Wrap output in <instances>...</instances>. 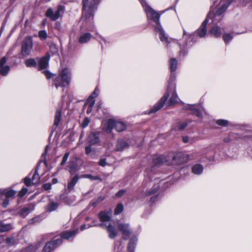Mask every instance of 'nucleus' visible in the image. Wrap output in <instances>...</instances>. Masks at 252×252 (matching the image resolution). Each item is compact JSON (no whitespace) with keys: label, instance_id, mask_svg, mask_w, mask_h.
Wrapping results in <instances>:
<instances>
[{"label":"nucleus","instance_id":"1","mask_svg":"<svg viewBox=\"0 0 252 252\" xmlns=\"http://www.w3.org/2000/svg\"><path fill=\"white\" fill-rule=\"evenodd\" d=\"M146 14L147 20L151 24L153 21L156 25L154 26V32L156 34H158L160 40L168 47L169 42L167 35L166 34L160 22V14L150 6L145 0H139ZM101 0H95V8L100 3Z\"/></svg>","mask_w":252,"mask_h":252},{"label":"nucleus","instance_id":"2","mask_svg":"<svg viewBox=\"0 0 252 252\" xmlns=\"http://www.w3.org/2000/svg\"><path fill=\"white\" fill-rule=\"evenodd\" d=\"M176 73L175 72L170 71V75L168 81V85L166 92L164 95L160 98L159 101L153 106L151 108L145 112V114L150 115L153 113H156L160 110L164 106L167 99L169 96V91L170 89H176L175 85Z\"/></svg>","mask_w":252,"mask_h":252},{"label":"nucleus","instance_id":"3","mask_svg":"<svg viewBox=\"0 0 252 252\" xmlns=\"http://www.w3.org/2000/svg\"><path fill=\"white\" fill-rule=\"evenodd\" d=\"M196 42L195 33L187 34L184 30L182 38L178 42L180 48L179 55L180 58H183L188 55L189 50Z\"/></svg>","mask_w":252,"mask_h":252},{"label":"nucleus","instance_id":"4","mask_svg":"<svg viewBox=\"0 0 252 252\" xmlns=\"http://www.w3.org/2000/svg\"><path fill=\"white\" fill-rule=\"evenodd\" d=\"M65 10V6L62 5H58L57 9L54 12L52 8L47 9L45 13V16L53 21H55L62 16Z\"/></svg>","mask_w":252,"mask_h":252},{"label":"nucleus","instance_id":"5","mask_svg":"<svg viewBox=\"0 0 252 252\" xmlns=\"http://www.w3.org/2000/svg\"><path fill=\"white\" fill-rule=\"evenodd\" d=\"M33 46L32 37H27L23 40L21 44V54L23 57H27L30 55Z\"/></svg>","mask_w":252,"mask_h":252},{"label":"nucleus","instance_id":"6","mask_svg":"<svg viewBox=\"0 0 252 252\" xmlns=\"http://www.w3.org/2000/svg\"><path fill=\"white\" fill-rule=\"evenodd\" d=\"M159 189V186L158 184L154 185L148 191L143 193L141 195H139L137 198V201H141L143 203L149 200V196L156 194Z\"/></svg>","mask_w":252,"mask_h":252},{"label":"nucleus","instance_id":"7","mask_svg":"<svg viewBox=\"0 0 252 252\" xmlns=\"http://www.w3.org/2000/svg\"><path fill=\"white\" fill-rule=\"evenodd\" d=\"M159 189V186L158 184L154 185L148 191L143 193L141 195H139L137 198V201H141L143 203L149 200V196L156 194Z\"/></svg>","mask_w":252,"mask_h":252},{"label":"nucleus","instance_id":"8","mask_svg":"<svg viewBox=\"0 0 252 252\" xmlns=\"http://www.w3.org/2000/svg\"><path fill=\"white\" fill-rule=\"evenodd\" d=\"M86 145V154L88 156H92V153L94 152V149L93 146L94 145V132H91L87 138Z\"/></svg>","mask_w":252,"mask_h":252},{"label":"nucleus","instance_id":"9","mask_svg":"<svg viewBox=\"0 0 252 252\" xmlns=\"http://www.w3.org/2000/svg\"><path fill=\"white\" fill-rule=\"evenodd\" d=\"M55 237L54 238H55ZM63 240L61 238L54 239L53 240L46 243L45 245L43 248V252H51L57 247L62 245Z\"/></svg>","mask_w":252,"mask_h":252},{"label":"nucleus","instance_id":"10","mask_svg":"<svg viewBox=\"0 0 252 252\" xmlns=\"http://www.w3.org/2000/svg\"><path fill=\"white\" fill-rule=\"evenodd\" d=\"M152 162L154 166L152 167L151 169L147 168L145 171L147 173L153 171L154 166L162 165L164 162H167V160L165 156L163 155H156L153 156Z\"/></svg>","mask_w":252,"mask_h":252},{"label":"nucleus","instance_id":"11","mask_svg":"<svg viewBox=\"0 0 252 252\" xmlns=\"http://www.w3.org/2000/svg\"><path fill=\"white\" fill-rule=\"evenodd\" d=\"M208 21V15H207L205 19L202 22L200 28L197 30H196L195 32L193 33L195 34V37L196 40L197 36H198L201 38L204 37L206 35L207 33L206 26Z\"/></svg>","mask_w":252,"mask_h":252},{"label":"nucleus","instance_id":"12","mask_svg":"<svg viewBox=\"0 0 252 252\" xmlns=\"http://www.w3.org/2000/svg\"><path fill=\"white\" fill-rule=\"evenodd\" d=\"M189 159V155L183 152H178L172 157L173 161L176 162L178 164L187 162Z\"/></svg>","mask_w":252,"mask_h":252},{"label":"nucleus","instance_id":"13","mask_svg":"<svg viewBox=\"0 0 252 252\" xmlns=\"http://www.w3.org/2000/svg\"><path fill=\"white\" fill-rule=\"evenodd\" d=\"M50 55L49 53H46V55L38 59V70H42L46 69L49 65V62Z\"/></svg>","mask_w":252,"mask_h":252},{"label":"nucleus","instance_id":"14","mask_svg":"<svg viewBox=\"0 0 252 252\" xmlns=\"http://www.w3.org/2000/svg\"><path fill=\"white\" fill-rule=\"evenodd\" d=\"M232 1V0H223L221 1L220 3V6L216 12V14L220 16L223 14L227 9Z\"/></svg>","mask_w":252,"mask_h":252},{"label":"nucleus","instance_id":"15","mask_svg":"<svg viewBox=\"0 0 252 252\" xmlns=\"http://www.w3.org/2000/svg\"><path fill=\"white\" fill-rule=\"evenodd\" d=\"M184 109L189 110L192 111L191 114L196 116L199 118H203V114L198 106L196 104H187L185 106Z\"/></svg>","mask_w":252,"mask_h":252},{"label":"nucleus","instance_id":"16","mask_svg":"<svg viewBox=\"0 0 252 252\" xmlns=\"http://www.w3.org/2000/svg\"><path fill=\"white\" fill-rule=\"evenodd\" d=\"M170 94H171V96L168 100L166 101L164 105L166 104L168 106H170L179 102V98L176 93V89H170L169 95Z\"/></svg>","mask_w":252,"mask_h":252},{"label":"nucleus","instance_id":"17","mask_svg":"<svg viewBox=\"0 0 252 252\" xmlns=\"http://www.w3.org/2000/svg\"><path fill=\"white\" fill-rule=\"evenodd\" d=\"M99 217L101 223L100 224V226L104 228V226L108 224L109 221L111 219V212L106 213L101 211L99 214Z\"/></svg>","mask_w":252,"mask_h":252},{"label":"nucleus","instance_id":"18","mask_svg":"<svg viewBox=\"0 0 252 252\" xmlns=\"http://www.w3.org/2000/svg\"><path fill=\"white\" fill-rule=\"evenodd\" d=\"M95 38V40L101 45V48L102 51L110 45L111 41L109 39L102 37L100 35L96 32Z\"/></svg>","mask_w":252,"mask_h":252},{"label":"nucleus","instance_id":"19","mask_svg":"<svg viewBox=\"0 0 252 252\" xmlns=\"http://www.w3.org/2000/svg\"><path fill=\"white\" fill-rule=\"evenodd\" d=\"M60 76L62 78L63 86L69 85L70 80V73L67 68H64L60 73Z\"/></svg>","mask_w":252,"mask_h":252},{"label":"nucleus","instance_id":"20","mask_svg":"<svg viewBox=\"0 0 252 252\" xmlns=\"http://www.w3.org/2000/svg\"><path fill=\"white\" fill-rule=\"evenodd\" d=\"M119 230L122 232L123 235L126 237L129 236L132 231L128 223H121L118 224Z\"/></svg>","mask_w":252,"mask_h":252},{"label":"nucleus","instance_id":"21","mask_svg":"<svg viewBox=\"0 0 252 252\" xmlns=\"http://www.w3.org/2000/svg\"><path fill=\"white\" fill-rule=\"evenodd\" d=\"M115 120L109 119L107 122L103 125V130L107 133H111L113 129L115 128Z\"/></svg>","mask_w":252,"mask_h":252},{"label":"nucleus","instance_id":"22","mask_svg":"<svg viewBox=\"0 0 252 252\" xmlns=\"http://www.w3.org/2000/svg\"><path fill=\"white\" fill-rule=\"evenodd\" d=\"M138 238L136 235H132L129 239L127 245L128 252H135V248L137 243Z\"/></svg>","mask_w":252,"mask_h":252},{"label":"nucleus","instance_id":"23","mask_svg":"<svg viewBox=\"0 0 252 252\" xmlns=\"http://www.w3.org/2000/svg\"><path fill=\"white\" fill-rule=\"evenodd\" d=\"M104 228L106 229L107 232L108 233V237L110 239H114L118 234L115 227L110 223H108L107 225H105Z\"/></svg>","mask_w":252,"mask_h":252},{"label":"nucleus","instance_id":"24","mask_svg":"<svg viewBox=\"0 0 252 252\" xmlns=\"http://www.w3.org/2000/svg\"><path fill=\"white\" fill-rule=\"evenodd\" d=\"M94 97V91H93L91 94L89 96V97L87 99L86 102L85 103L84 107H85L86 106H88L87 110V114H89L91 113L92 111V109L94 107V100H93V98Z\"/></svg>","mask_w":252,"mask_h":252},{"label":"nucleus","instance_id":"25","mask_svg":"<svg viewBox=\"0 0 252 252\" xmlns=\"http://www.w3.org/2000/svg\"><path fill=\"white\" fill-rule=\"evenodd\" d=\"M77 230L64 231L60 234L61 237L60 238H61L62 240L63 239L68 240L71 238L74 237L77 234Z\"/></svg>","mask_w":252,"mask_h":252},{"label":"nucleus","instance_id":"26","mask_svg":"<svg viewBox=\"0 0 252 252\" xmlns=\"http://www.w3.org/2000/svg\"><path fill=\"white\" fill-rule=\"evenodd\" d=\"M129 146V144L126 140L120 139L117 141L116 150L119 152L123 151L128 148Z\"/></svg>","mask_w":252,"mask_h":252},{"label":"nucleus","instance_id":"27","mask_svg":"<svg viewBox=\"0 0 252 252\" xmlns=\"http://www.w3.org/2000/svg\"><path fill=\"white\" fill-rule=\"evenodd\" d=\"M96 111L99 113L97 116L99 119L108 114V110L107 108L102 107V102L101 101L98 102Z\"/></svg>","mask_w":252,"mask_h":252},{"label":"nucleus","instance_id":"28","mask_svg":"<svg viewBox=\"0 0 252 252\" xmlns=\"http://www.w3.org/2000/svg\"><path fill=\"white\" fill-rule=\"evenodd\" d=\"M191 170L194 175L199 176L202 174L204 167L201 164L196 163L192 166Z\"/></svg>","mask_w":252,"mask_h":252},{"label":"nucleus","instance_id":"29","mask_svg":"<svg viewBox=\"0 0 252 252\" xmlns=\"http://www.w3.org/2000/svg\"><path fill=\"white\" fill-rule=\"evenodd\" d=\"M115 129L117 132H122L126 130L127 125L126 123L123 121H117L115 120Z\"/></svg>","mask_w":252,"mask_h":252},{"label":"nucleus","instance_id":"30","mask_svg":"<svg viewBox=\"0 0 252 252\" xmlns=\"http://www.w3.org/2000/svg\"><path fill=\"white\" fill-rule=\"evenodd\" d=\"M12 228V225L11 223L5 224L2 221L0 222V233L8 232Z\"/></svg>","mask_w":252,"mask_h":252},{"label":"nucleus","instance_id":"31","mask_svg":"<svg viewBox=\"0 0 252 252\" xmlns=\"http://www.w3.org/2000/svg\"><path fill=\"white\" fill-rule=\"evenodd\" d=\"M211 35L215 37H220L221 36V32L220 28L218 26H215L212 28L210 31Z\"/></svg>","mask_w":252,"mask_h":252},{"label":"nucleus","instance_id":"32","mask_svg":"<svg viewBox=\"0 0 252 252\" xmlns=\"http://www.w3.org/2000/svg\"><path fill=\"white\" fill-rule=\"evenodd\" d=\"M92 35L90 33H85L80 36L78 41L81 44L88 42L92 38Z\"/></svg>","mask_w":252,"mask_h":252},{"label":"nucleus","instance_id":"33","mask_svg":"<svg viewBox=\"0 0 252 252\" xmlns=\"http://www.w3.org/2000/svg\"><path fill=\"white\" fill-rule=\"evenodd\" d=\"M2 195H4L6 198L12 197L15 195L16 191L13 189H5L0 191Z\"/></svg>","mask_w":252,"mask_h":252},{"label":"nucleus","instance_id":"34","mask_svg":"<svg viewBox=\"0 0 252 252\" xmlns=\"http://www.w3.org/2000/svg\"><path fill=\"white\" fill-rule=\"evenodd\" d=\"M234 33H224L222 35V39L226 45L228 44L233 38Z\"/></svg>","mask_w":252,"mask_h":252},{"label":"nucleus","instance_id":"35","mask_svg":"<svg viewBox=\"0 0 252 252\" xmlns=\"http://www.w3.org/2000/svg\"><path fill=\"white\" fill-rule=\"evenodd\" d=\"M62 111L61 109H58L56 111L55 115V120L54 123V126L57 127L60 122L61 119Z\"/></svg>","mask_w":252,"mask_h":252},{"label":"nucleus","instance_id":"36","mask_svg":"<svg viewBox=\"0 0 252 252\" xmlns=\"http://www.w3.org/2000/svg\"><path fill=\"white\" fill-rule=\"evenodd\" d=\"M78 179V176L76 175L73 177V178L71 180L70 182H68L67 189L68 190H70L73 189V188L75 184L77 183Z\"/></svg>","mask_w":252,"mask_h":252},{"label":"nucleus","instance_id":"37","mask_svg":"<svg viewBox=\"0 0 252 252\" xmlns=\"http://www.w3.org/2000/svg\"><path fill=\"white\" fill-rule=\"evenodd\" d=\"M178 62L176 58H171L169 61V69L170 71L175 72L177 67Z\"/></svg>","mask_w":252,"mask_h":252},{"label":"nucleus","instance_id":"38","mask_svg":"<svg viewBox=\"0 0 252 252\" xmlns=\"http://www.w3.org/2000/svg\"><path fill=\"white\" fill-rule=\"evenodd\" d=\"M53 79L54 82V85L56 88H58L59 87H64L63 85V82L62 80V78L60 76V74L58 76L55 75L54 77L53 78Z\"/></svg>","mask_w":252,"mask_h":252},{"label":"nucleus","instance_id":"39","mask_svg":"<svg viewBox=\"0 0 252 252\" xmlns=\"http://www.w3.org/2000/svg\"><path fill=\"white\" fill-rule=\"evenodd\" d=\"M25 63L28 67H36L37 66L36 60L33 58H30L26 60Z\"/></svg>","mask_w":252,"mask_h":252},{"label":"nucleus","instance_id":"40","mask_svg":"<svg viewBox=\"0 0 252 252\" xmlns=\"http://www.w3.org/2000/svg\"><path fill=\"white\" fill-rule=\"evenodd\" d=\"M38 168L36 167L35 171L34 172V174H33L32 178V185H35L36 184H38L40 181V177L37 173Z\"/></svg>","mask_w":252,"mask_h":252},{"label":"nucleus","instance_id":"41","mask_svg":"<svg viewBox=\"0 0 252 252\" xmlns=\"http://www.w3.org/2000/svg\"><path fill=\"white\" fill-rule=\"evenodd\" d=\"M59 206V203L50 202L47 205V210L49 212H52L56 210Z\"/></svg>","mask_w":252,"mask_h":252},{"label":"nucleus","instance_id":"42","mask_svg":"<svg viewBox=\"0 0 252 252\" xmlns=\"http://www.w3.org/2000/svg\"><path fill=\"white\" fill-rule=\"evenodd\" d=\"M122 242L120 240H116L114 242V252H120L122 249Z\"/></svg>","mask_w":252,"mask_h":252},{"label":"nucleus","instance_id":"43","mask_svg":"<svg viewBox=\"0 0 252 252\" xmlns=\"http://www.w3.org/2000/svg\"><path fill=\"white\" fill-rule=\"evenodd\" d=\"M216 124L218 126L226 127L229 125V122L227 120L224 119H218L216 121Z\"/></svg>","mask_w":252,"mask_h":252},{"label":"nucleus","instance_id":"44","mask_svg":"<svg viewBox=\"0 0 252 252\" xmlns=\"http://www.w3.org/2000/svg\"><path fill=\"white\" fill-rule=\"evenodd\" d=\"M10 70V67L8 65H4L0 67V74L2 76H6Z\"/></svg>","mask_w":252,"mask_h":252},{"label":"nucleus","instance_id":"45","mask_svg":"<svg viewBox=\"0 0 252 252\" xmlns=\"http://www.w3.org/2000/svg\"><path fill=\"white\" fill-rule=\"evenodd\" d=\"M124 210V206L122 203H119L115 209L114 214L118 215L121 213Z\"/></svg>","mask_w":252,"mask_h":252},{"label":"nucleus","instance_id":"46","mask_svg":"<svg viewBox=\"0 0 252 252\" xmlns=\"http://www.w3.org/2000/svg\"><path fill=\"white\" fill-rule=\"evenodd\" d=\"M30 213V209L28 207H25L22 209L19 212V214L23 218L25 217Z\"/></svg>","mask_w":252,"mask_h":252},{"label":"nucleus","instance_id":"47","mask_svg":"<svg viewBox=\"0 0 252 252\" xmlns=\"http://www.w3.org/2000/svg\"><path fill=\"white\" fill-rule=\"evenodd\" d=\"M5 243L9 246H12L16 244V240L13 236L7 237L5 240Z\"/></svg>","mask_w":252,"mask_h":252},{"label":"nucleus","instance_id":"48","mask_svg":"<svg viewBox=\"0 0 252 252\" xmlns=\"http://www.w3.org/2000/svg\"><path fill=\"white\" fill-rule=\"evenodd\" d=\"M189 123L186 122H179L177 123V128L179 130L184 129L188 125Z\"/></svg>","mask_w":252,"mask_h":252},{"label":"nucleus","instance_id":"49","mask_svg":"<svg viewBox=\"0 0 252 252\" xmlns=\"http://www.w3.org/2000/svg\"><path fill=\"white\" fill-rule=\"evenodd\" d=\"M50 51L52 53V54H55L58 52V48L57 46L54 43H51L49 45Z\"/></svg>","mask_w":252,"mask_h":252},{"label":"nucleus","instance_id":"50","mask_svg":"<svg viewBox=\"0 0 252 252\" xmlns=\"http://www.w3.org/2000/svg\"><path fill=\"white\" fill-rule=\"evenodd\" d=\"M36 248L34 246H29L22 250L21 252H35Z\"/></svg>","mask_w":252,"mask_h":252},{"label":"nucleus","instance_id":"51","mask_svg":"<svg viewBox=\"0 0 252 252\" xmlns=\"http://www.w3.org/2000/svg\"><path fill=\"white\" fill-rule=\"evenodd\" d=\"M38 37L41 40H45L47 37V33L45 30H41L38 32Z\"/></svg>","mask_w":252,"mask_h":252},{"label":"nucleus","instance_id":"52","mask_svg":"<svg viewBox=\"0 0 252 252\" xmlns=\"http://www.w3.org/2000/svg\"><path fill=\"white\" fill-rule=\"evenodd\" d=\"M48 146L47 145L46 146L44 151L41 156V158H43V162H44V164H45L46 165H47V161L46 159V155L48 152Z\"/></svg>","mask_w":252,"mask_h":252},{"label":"nucleus","instance_id":"53","mask_svg":"<svg viewBox=\"0 0 252 252\" xmlns=\"http://www.w3.org/2000/svg\"><path fill=\"white\" fill-rule=\"evenodd\" d=\"M28 189L26 188H23L22 189L19 191L18 194V196L19 198L23 197L28 192Z\"/></svg>","mask_w":252,"mask_h":252},{"label":"nucleus","instance_id":"54","mask_svg":"<svg viewBox=\"0 0 252 252\" xmlns=\"http://www.w3.org/2000/svg\"><path fill=\"white\" fill-rule=\"evenodd\" d=\"M42 73L45 75L47 79H49L55 76V75L48 70L43 71Z\"/></svg>","mask_w":252,"mask_h":252},{"label":"nucleus","instance_id":"55","mask_svg":"<svg viewBox=\"0 0 252 252\" xmlns=\"http://www.w3.org/2000/svg\"><path fill=\"white\" fill-rule=\"evenodd\" d=\"M228 134L232 141L237 139L240 136L238 133L233 132H229Z\"/></svg>","mask_w":252,"mask_h":252},{"label":"nucleus","instance_id":"56","mask_svg":"<svg viewBox=\"0 0 252 252\" xmlns=\"http://www.w3.org/2000/svg\"><path fill=\"white\" fill-rule=\"evenodd\" d=\"M24 182L25 185L27 187H30L32 184V179L28 177H26L24 179Z\"/></svg>","mask_w":252,"mask_h":252},{"label":"nucleus","instance_id":"57","mask_svg":"<svg viewBox=\"0 0 252 252\" xmlns=\"http://www.w3.org/2000/svg\"><path fill=\"white\" fill-rule=\"evenodd\" d=\"M93 1L94 0L90 3L89 6L88 11L90 15H93L94 13V3H93Z\"/></svg>","mask_w":252,"mask_h":252},{"label":"nucleus","instance_id":"58","mask_svg":"<svg viewBox=\"0 0 252 252\" xmlns=\"http://www.w3.org/2000/svg\"><path fill=\"white\" fill-rule=\"evenodd\" d=\"M69 152H66L64 154V155L63 157V158L62 159V162L61 163V165L62 166L65 163V162H66V160L69 157Z\"/></svg>","mask_w":252,"mask_h":252},{"label":"nucleus","instance_id":"59","mask_svg":"<svg viewBox=\"0 0 252 252\" xmlns=\"http://www.w3.org/2000/svg\"><path fill=\"white\" fill-rule=\"evenodd\" d=\"M126 192V190L124 189L119 190L115 194V196L117 198H120L122 197Z\"/></svg>","mask_w":252,"mask_h":252},{"label":"nucleus","instance_id":"60","mask_svg":"<svg viewBox=\"0 0 252 252\" xmlns=\"http://www.w3.org/2000/svg\"><path fill=\"white\" fill-rule=\"evenodd\" d=\"M159 199V196L158 194H156L150 198V201L152 203H154Z\"/></svg>","mask_w":252,"mask_h":252},{"label":"nucleus","instance_id":"61","mask_svg":"<svg viewBox=\"0 0 252 252\" xmlns=\"http://www.w3.org/2000/svg\"><path fill=\"white\" fill-rule=\"evenodd\" d=\"M90 123V120L88 118L86 117L83 121L81 124L82 127L85 128Z\"/></svg>","mask_w":252,"mask_h":252},{"label":"nucleus","instance_id":"62","mask_svg":"<svg viewBox=\"0 0 252 252\" xmlns=\"http://www.w3.org/2000/svg\"><path fill=\"white\" fill-rule=\"evenodd\" d=\"M98 164L100 166H102V167L105 166V165H106V158H101L98 162Z\"/></svg>","mask_w":252,"mask_h":252},{"label":"nucleus","instance_id":"63","mask_svg":"<svg viewBox=\"0 0 252 252\" xmlns=\"http://www.w3.org/2000/svg\"><path fill=\"white\" fill-rule=\"evenodd\" d=\"M42 188L45 190H49L51 188V184L50 183H46L44 184L42 186Z\"/></svg>","mask_w":252,"mask_h":252},{"label":"nucleus","instance_id":"64","mask_svg":"<svg viewBox=\"0 0 252 252\" xmlns=\"http://www.w3.org/2000/svg\"><path fill=\"white\" fill-rule=\"evenodd\" d=\"M39 220H40V219L39 217H34L30 220L29 223L30 224H34L35 222H39Z\"/></svg>","mask_w":252,"mask_h":252}]
</instances>
